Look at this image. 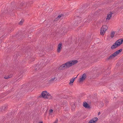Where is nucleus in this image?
<instances>
[{
    "mask_svg": "<svg viewBox=\"0 0 123 123\" xmlns=\"http://www.w3.org/2000/svg\"><path fill=\"white\" fill-rule=\"evenodd\" d=\"M118 46L117 45L116 43H114L111 47V48L112 49H114Z\"/></svg>",
    "mask_w": 123,
    "mask_h": 123,
    "instance_id": "4468645a",
    "label": "nucleus"
},
{
    "mask_svg": "<svg viewBox=\"0 0 123 123\" xmlns=\"http://www.w3.org/2000/svg\"><path fill=\"white\" fill-rule=\"evenodd\" d=\"M57 80V78L55 77H54L52 78L49 80V82L51 83L53 82L54 81H55Z\"/></svg>",
    "mask_w": 123,
    "mask_h": 123,
    "instance_id": "f8f14e48",
    "label": "nucleus"
},
{
    "mask_svg": "<svg viewBox=\"0 0 123 123\" xmlns=\"http://www.w3.org/2000/svg\"><path fill=\"white\" fill-rule=\"evenodd\" d=\"M58 121V120H56V121L54 122V123H56Z\"/></svg>",
    "mask_w": 123,
    "mask_h": 123,
    "instance_id": "aec40b11",
    "label": "nucleus"
},
{
    "mask_svg": "<svg viewBox=\"0 0 123 123\" xmlns=\"http://www.w3.org/2000/svg\"><path fill=\"white\" fill-rule=\"evenodd\" d=\"M98 118L95 117L91 120L88 123H95L98 120Z\"/></svg>",
    "mask_w": 123,
    "mask_h": 123,
    "instance_id": "0eeeda50",
    "label": "nucleus"
},
{
    "mask_svg": "<svg viewBox=\"0 0 123 123\" xmlns=\"http://www.w3.org/2000/svg\"><path fill=\"white\" fill-rule=\"evenodd\" d=\"M6 108V107L4 106L2 107V111H5V109Z\"/></svg>",
    "mask_w": 123,
    "mask_h": 123,
    "instance_id": "a211bd4d",
    "label": "nucleus"
},
{
    "mask_svg": "<svg viewBox=\"0 0 123 123\" xmlns=\"http://www.w3.org/2000/svg\"><path fill=\"white\" fill-rule=\"evenodd\" d=\"M24 21V20H23L22 19L21 20V21L19 23V24L21 25L23 22Z\"/></svg>",
    "mask_w": 123,
    "mask_h": 123,
    "instance_id": "f3484780",
    "label": "nucleus"
},
{
    "mask_svg": "<svg viewBox=\"0 0 123 123\" xmlns=\"http://www.w3.org/2000/svg\"><path fill=\"white\" fill-rule=\"evenodd\" d=\"M86 77V74H83L79 79V82H81L84 81L85 80Z\"/></svg>",
    "mask_w": 123,
    "mask_h": 123,
    "instance_id": "39448f33",
    "label": "nucleus"
},
{
    "mask_svg": "<svg viewBox=\"0 0 123 123\" xmlns=\"http://www.w3.org/2000/svg\"><path fill=\"white\" fill-rule=\"evenodd\" d=\"M42 97L44 98L50 99L52 98V96L46 91L43 92L42 93Z\"/></svg>",
    "mask_w": 123,
    "mask_h": 123,
    "instance_id": "f03ea898",
    "label": "nucleus"
},
{
    "mask_svg": "<svg viewBox=\"0 0 123 123\" xmlns=\"http://www.w3.org/2000/svg\"><path fill=\"white\" fill-rule=\"evenodd\" d=\"M104 105V104H101V105H102V106H103Z\"/></svg>",
    "mask_w": 123,
    "mask_h": 123,
    "instance_id": "412c9836",
    "label": "nucleus"
},
{
    "mask_svg": "<svg viewBox=\"0 0 123 123\" xmlns=\"http://www.w3.org/2000/svg\"><path fill=\"white\" fill-rule=\"evenodd\" d=\"M78 62V61L76 60L70 61L66 62L65 64L62 65L59 67V69L60 70L64 69L67 68H69L74 65Z\"/></svg>",
    "mask_w": 123,
    "mask_h": 123,
    "instance_id": "f257e3e1",
    "label": "nucleus"
},
{
    "mask_svg": "<svg viewBox=\"0 0 123 123\" xmlns=\"http://www.w3.org/2000/svg\"><path fill=\"white\" fill-rule=\"evenodd\" d=\"M54 112L53 111V110L52 109H50L49 111V113L50 115H52Z\"/></svg>",
    "mask_w": 123,
    "mask_h": 123,
    "instance_id": "2eb2a0df",
    "label": "nucleus"
},
{
    "mask_svg": "<svg viewBox=\"0 0 123 123\" xmlns=\"http://www.w3.org/2000/svg\"><path fill=\"white\" fill-rule=\"evenodd\" d=\"M63 15L61 14L60 15H59L57 17V18H56V20H58L59 18H60L61 17H63Z\"/></svg>",
    "mask_w": 123,
    "mask_h": 123,
    "instance_id": "dca6fc26",
    "label": "nucleus"
},
{
    "mask_svg": "<svg viewBox=\"0 0 123 123\" xmlns=\"http://www.w3.org/2000/svg\"><path fill=\"white\" fill-rule=\"evenodd\" d=\"M112 14V13L111 12H110L108 14L107 16V18H106V20H109L110 19L111 17Z\"/></svg>",
    "mask_w": 123,
    "mask_h": 123,
    "instance_id": "6e6552de",
    "label": "nucleus"
},
{
    "mask_svg": "<svg viewBox=\"0 0 123 123\" xmlns=\"http://www.w3.org/2000/svg\"><path fill=\"white\" fill-rule=\"evenodd\" d=\"M83 105L84 107L86 108H88L89 107V105L86 102H84L83 103Z\"/></svg>",
    "mask_w": 123,
    "mask_h": 123,
    "instance_id": "9b49d317",
    "label": "nucleus"
},
{
    "mask_svg": "<svg viewBox=\"0 0 123 123\" xmlns=\"http://www.w3.org/2000/svg\"><path fill=\"white\" fill-rule=\"evenodd\" d=\"M99 113H100V112H99L98 113V115H99Z\"/></svg>",
    "mask_w": 123,
    "mask_h": 123,
    "instance_id": "5701e85b",
    "label": "nucleus"
},
{
    "mask_svg": "<svg viewBox=\"0 0 123 123\" xmlns=\"http://www.w3.org/2000/svg\"><path fill=\"white\" fill-rule=\"evenodd\" d=\"M77 76L75 77V78H73L71 79V80H70V82L69 83V84L72 85H73V83L74 81L75 80L76 78L77 77Z\"/></svg>",
    "mask_w": 123,
    "mask_h": 123,
    "instance_id": "9d476101",
    "label": "nucleus"
},
{
    "mask_svg": "<svg viewBox=\"0 0 123 123\" xmlns=\"http://www.w3.org/2000/svg\"><path fill=\"white\" fill-rule=\"evenodd\" d=\"M115 34V32L114 31H111L110 34V37L112 38H113Z\"/></svg>",
    "mask_w": 123,
    "mask_h": 123,
    "instance_id": "ddd939ff",
    "label": "nucleus"
},
{
    "mask_svg": "<svg viewBox=\"0 0 123 123\" xmlns=\"http://www.w3.org/2000/svg\"><path fill=\"white\" fill-rule=\"evenodd\" d=\"M39 123H43L42 122H40Z\"/></svg>",
    "mask_w": 123,
    "mask_h": 123,
    "instance_id": "4be33fe9",
    "label": "nucleus"
},
{
    "mask_svg": "<svg viewBox=\"0 0 123 123\" xmlns=\"http://www.w3.org/2000/svg\"><path fill=\"white\" fill-rule=\"evenodd\" d=\"M62 43H60L58 45L57 50V51L58 53H59L60 52V51H61L62 48Z\"/></svg>",
    "mask_w": 123,
    "mask_h": 123,
    "instance_id": "1a4fd4ad",
    "label": "nucleus"
},
{
    "mask_svg": "<svg viewBox=\"0 0 123 123\" xmlns=\"http://www.w3.org/2000/svg\"><path fill=\"white\" fill-rule=\"evenodd\" d=\"M123 42V39H120L117 41L115 43L118 47Z\"/></svg>",
    "mask_w": 123,
    "mask_h": 123,
    "instance_id": "423d86ee",
    "label": "nucleus"
},
{
    "mask_svg": "<svg viewBox=\"0 0 123 123\" xmlns=\"http://www.w3.org/2000/svg\"><path fill=\"white\" fill-rule=\"evenodd\" d=\"M107 28L108 27L106 25H103L100 29V35H103L105 34Z\"/></svg>",
    "mask_w": 123,
    "mask_h": 123,
    "instance_id": "20e7f679",
    "label": "nucleus"
},
{
    "mask_svg": "<svg viewBox=\"0 0 123 123\" xmlns=\"http://www.w3.org/2000/svg\"><path fill=\"white\" fill-rule=\"evenodd\" d=\"M11 76L10 77L9 76H8L7 77H5L4 78L6 79H7L8 78H11Z\"/></svg>",
    "mask_w": 123,
    "mask_h": 123,
    "instance_id": "6ab92c4d",
    "label": "nucleus"
},
{
    "mask_svg": "<svg viewBox=\"0 0 123 123\" xmlns=\"http://www.w3.org/2000/svg\"><path fill=\"white\" fill-rule=\"evenodd\" d=\"M122 50V49H120L111 55L108 58V60H110L114 58L115 56L119 54Z\"/></svg>",
    "mask_w": 123,
    "mask_h": 123,
    "instance_id": "7ed1b4c3",
    "label": "nucleus"
}]
</instances>
